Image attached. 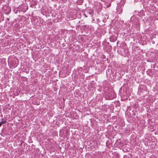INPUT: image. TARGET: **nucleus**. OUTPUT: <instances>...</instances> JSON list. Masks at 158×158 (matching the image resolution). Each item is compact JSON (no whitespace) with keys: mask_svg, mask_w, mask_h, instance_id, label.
I'll use <instances>...</instances> for the list:
<instances>
[{"mask_svg":"<svg viewBox=\"0 0 158 158\" xmlns=\"http://www.w3.org/2000/svg\"><path fill=\"white\" fill-rule=\"evenodd\" d=\"M6 122V120H5V121H2V122H1L0 123L1 124V125H2V124H3L5 123V122Z\"/></svg>","mask_w":158,"mask_h":158,"instance_id":"nucleus-1","label":"nucleus"},{"mask_svg":"<svg viewBox=\"0 0 158 158\" xmlns=\"http://www.w3.org/2000/svg\"><path fill=\"white\" fill-rule=\"evenodd\" d=\"M7 20H9V19L7 18Z\"/></svg>","mask_w":158,"mask_h":158,"instance_id":"nucleus-3","label":"nucleus"},{"mask_svg":"<svg viewBox=\"0 0 158 158\" xmlns=\"http://www.w3.org/2000/svg\"><path fill=\"white\" fill-rule=\"evenodd\" d=\"M79 2H81V3H82L83 2V0H79L78 1V3Z\"/></svg>","mask_w":158,"mask_h":158,"instance_id":"nucleus-2","label":"nucleus"}]
</instances>
